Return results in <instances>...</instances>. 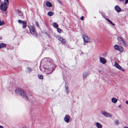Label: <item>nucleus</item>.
Segmentation results:
<instances>
[{
  "label": "nucleus",
  "instance_id": "obj_1",
  "mask_svg": "<svg viewBox=\"0 0 128 128\" xmlns=\"http://www.w3.org/2000/svg\"><path fill=\"white\" fill-rule=\"evenodd\" d=\"M16 94L20 96L26 100H28V96L26 93L22 89L20 88H16L15 90Z\"/></svg>",
  "mask_w": 128,
  "mask_h": 128
},
{
  "label": "nucleus",
  "instance_id": "obj_2",
  "mask_svg": "<svg viewBox=\"0 0 128 128\" xmlns=\"http://www.w3.org/2000/svg\"><path fill=\"white\" fill-rule=\"evenodd\" d=\"M47 66L45 67L44 72L47 74L51 73L52 71V67L53 64L51 62L48 61L47 62Z\"/></svg>",
  "mask_w": 128,
  "mask_h": 128
},
{
  "label": "nucleus",
  "instance_id": "obj_3",
  "mask_svg": "<svg viewBox=\"0 0 128 128\" xmlns=\"http://www.w3.org/2000/svg\"><path fill=\"white\" fill-rule=\"evenodd\" d=\"M84 42L87 43L93 42V40L86 36L84 35L82 36Z\"/></svg>",
  "mask_w": 128,
  "mask_h": 128
},
{
  "label": "nucleus",
  "instance_id": "obj_4",
  "mask_svg": "<svg viewBox=\"0 0 128 128\" xmlns=\"http://www.w3.org/2000/svg\"><path fill=\"white\" fill-rule=\"evenodd\" d=\"M8 4L6 2H4V4H2L0 6V9L3 11H5L8 8Z\"/></svg>",
  "mask_w": 128,
  "mask_h": 128
},
{
  "label": "nucleus",
  "instance_id": "obj_5",
  "mask_svg": "<svg viewBox=\"0 0 128 128\" xmlns=\"http://www.w3.org/2000/svg\"><path fill=\"white\" fill-rule=\"evenodd\" d=\"M30 33L34 36L37 37V35L34 28L32 26L29 28Z\"/></svg>",
  "mask_w": 128,
  "mask_h": 128
},
{
  "label": "nucleus",
  "instance_id": "obj_6",
  "mask_svg": "<svg viewBox=\"0 0 128 128\" xmlns=\"http://www.w3.org/2000/svg\"><path fill=\"white\" fill-rule=\"evenodd\" d=\"M114 48L115 50H118L120 52H122L124 50V48L122 46H119L117 45H115L114 46Z\"/></svg>",
  "mask_w": 128,
  "mask_h": 128
},
{
  "label": "nucleus",
  "instance_id": "obj_7",
  "mask_svg": "<svg viewBox=\"0 0 128 128\" xmlns=\"http://www.w3.org/2000/svg\"><path fill=\"white\" fill-rule=\"evenodd\" d=\"M18 22L20 24H22V26L23 28H24L26 27L27 22L26 21H22L19 20H18Z\"/></svg>",
  "mask_w": 128,
  "mask_h": 128
},
{
  "label": "nucleus",
  "instance_id": "obj_8",
  "mask_svg": "<svg viewBox=\"0 0 128 128\" xmlns=\"http://www.w3.org/2000/svg\"><path fill=\"white\" fill-rule=\"evenodd\" d=\"M114 66L119 70L123 72L124 71V69L122 68L116 62H115Z\"/></svg>",
  "mask_w": 128,
  "mask_h": 128
},
{
  "label": "nucleus",
  "instance_id": "obj_9",
  "mask_svg": "<svg viewBox=\"0 0 128 128\" xmlns=\"http://www.w3.org/2000/svg\"><path fill=\"white\" fill-rule=\"evenodd\" d=\"M101 114L104 116L107 117H112V115L111 114L108 113L105 111H101Z\"/></svg>",
  "mask_w": 128,
  "mask_h": 128
},
{
  "label": "nucleus",
  "instance_id": "obj_10",
  "mask_svg": "<svg viewBox=\"0 0 128 128\" xmlns=\"http://www.w3.org/2000/svg\"><path fill=\"white\" fill-rule=\"evenodd\" d=\"M70 117L69 115H66L64 117V120L66 122L68 123L70 122Z\"/></svg>",
  "mask_w": 128,
  "mask_h": 128
},
{
  "label": "nucleus",
  "instance_id": "obj_11",
  "mask_svg": "<svg viewBox=\"0 0 128 128\" xmlns=\"http://www.w3.org/2000/svg\"><path fill=\"white\" fill-rule=\"evenodd\" d=\"M56 38H58V40L60 41L62 43H64L66 42V40L60 36H57Z\"/></svg>",
  "mask_w": 128,
  "mask_h": 128
},
{
  "label": "nucleus",
  "instance_id": "obj_12",
  "mask_svg": "<svg viewBox=\"0 0 128 128\" xmlns=\"http://www.w3.org/2000/svg\"><path fill=\"white\" fill-rule=\"evenodd\" d=\"M99 60L100 62L103 64H104L106 62L105 59L102 57H100L99 58Z\"/></svg>",
  "mask_w": 128,
  "mask_h": 128
},
{
  "label": "nucleus",
  "instance_id": "obj_13",
  "mask_svg": "<svg viewBox=\"0 0 128 128\" xmlns=\"http://www.w3.org/2000/svg\"><path fill=\"white\" fill-rule=\"evenodd\" d=\"M117 39L118 40V42L120 44H125V41L122 40L121 38L118 37Z\"/></svg>",
  "mask_w": 128,
  "mask_h": 128
},
{
  "label": "nucleus",
  "instance_id": "obj_14",
  "mask_svg": "<svg viewBox=\"0 0 128 128\" xmlns=\"http://www.w3.org/2000/svg\"><path fill=\"white\" fill-rule=\"evenodd\" d=\"M95 125L97 128H102V125L98 122H96Z\"/></svg>",
  "mask_w": 128,
  "mask_h": 128
},
{
  "label": "nucleus",
  "instance_id": "obj_15",
  "mask_svg": "<svg viewBox=\"0 0 128 128\" xmlns=\"http://www.w3.org/2000/svg\"><path fill=\"white\" fill-rule=\"evenodd\" d=\"M114 8L118 12H119L121 10V9L117 6H115Z\"/></svg>",
  "mask_w": 128,
  "mask_h": 128
},
{
  "label": "nucleus",
  "instance_id": "obj_16",
  "mask_svg": "<svg viewBox=\"0 0 128 128\" xmlns=\"http://www.w3.org/2000/svg\"><path fill=\"white\" fill-rule=\"evenodd\" d=\"M104 18L105 19L108 21V22L110 24H111L113 26H114L115 25V24L113 23L110 20L108 19H107V18H105V17H104Z\"/></svg>",
  "mask_w": 128,
  "mask_h": 128
},
{
  "label": "nucleus",
  "instance_id": "obj_17",
  "mask_svg": "<svg viewBox=\"0 0 128 128\" xmlns=\"http://www.w3.org/2000/svg\"><path fill=\"white\" fill-rule=\"evenodd\" d=\"M89 74V72H85L84 73L83 77L84 78H85Z\"/></svg>",
  "mask_w": 128,
  "mask_h": 128
},
{
  "label": "nucleus",
  "instance_id": "obj_18",
  "mask_svg": "<svg viewBox=\"0 0 128 128\" xmlns=\"http://www.w3.org/2000/svg\"><path fill=\"white\" fill-rule=\"evenodd\" d=\"M46 6L49 7L52 6V4L49 2H46Z\"/></svg>",
  "mask_w": 128,
  "mask_h": 128
},
{
  "label": "nucleus",
  "instance_id": "obj_19",
  "mask_svg": "<svg viewBox=\"0 0 128 128\" xmlns=\"http://www.w3.org/2000/svg\"><path fill=\"white\" fill-rule=\"evenodd\" d=\"M111 100L113 103H116L117 101V100L115 98H112Z\"/></svg>",
  "mask_w": 128,
  "mask_h": 128
},
{
  "label": "nucleus",
  "instance_id": "obj_20",
  "mask_svg": "<svg viewBox=\"0 0 128 128\" xmlns=\"http://www.w3.org/2000/svg\"><path fill=\"white\" fill-rule=\"evenodd\" d=\"M6 46V44L4 43H1L0 44V49L3 47H5Z\"/></svg>",
  "mask_w": 128,
  "mask_h": 128
},
{
  "label": "nucleus",
  "instance_id": "obj_21",
  "mask_svg": "<svg viewBox=\"0 0 128 128\" xmlns=\"http://www.w3.org/2000/svg\"><path fill=\"white\" fill-rule=\"evenodd\" d=\"M53 25L54 27L56 28H58V25L56 22H54L53 23Z\"/></svg>",
  "mask_w": 128,
  "mask_h": 128
},
{
  "label": "nucleus",
  "instance_id": "obj_22",
  "mask_svg": "<svg viewBox=\"0 0 128 128\" xmlns=\"http://www.w3.org/2000/svg\"><path fill=\"white\" fill-rule=\"evenodd\" d=\"M65 91L67 94H68L69 92V88L68 86H66L65 87Z\"/></svg>",
  "mask_w": 128,
  "mask_h": 128
},
{
  "label": "nucleus",
  "instance_id": "obj_23",
  "mask_svg": "<svg viewBox=\"0 0 128 128\" xmlns=\"http://www.w3.org/2000/svg\"><path fill=\"white\" fill-rule=\"evenodd\" d=\"M48 16H52L53 13L52 12H48Z\"/></svg>",
  "mask_w": 128,
  "mask_h": 128
},
{
  "label": "nucleus",
  "instance_id": "obj_24",
  "mask_svg": "<svg viewBox=\"0 0 128 128\" xmlns=\"http://www.w3.org/2000/svg\"><path fill=\"white\" fill-rule=\"evenodd\" d=\"M114 124L116 125L118 124L119 123V121L118 120H116L114 122Z\"/></svg>",
  "mask_w": 128,
  "mask_h": 128
},
{
  "label": "nucleus",
  "instance_id": "obj_25",
  "mask_svg": "<svg viewBox=\"0 0 128 128\" xmlns=\"http://www.w3.org/2000/svg\"><path fill=\"white\" fill-rule=\"evenodd\" d=\"M56 29H57V31L59 33L61 32V30L60 28H56Z\"/></svg>",
  "mask_w": 128,
  "mask_h": 128
},
{
  "label": "nucleus",
  "instance_id": "obj_26",
  "mask_svg": "<svg viewBox=\"0 0 128 128\" xmlns=\"http://www.w3.org/2000/svg\"><path fill=\"white\" fill-rule=\"evenodd\" d=\"M4 24V22L3 21L0 20V26H2Z\"/></svg>",
  "mask_w": 128,
  "mask_h": 128
},
{
  "label": "nucleus",
  "instance_id": "obj_27",
  "mask_svg": "<svg viewBox=\"0 0 128 128\" xmlns=\"http://www.w3.org/2000/svg\"><path fill=\"white\" fill-rule=\"evenodd\" d=\"M38 78L40 79H42L43 78V76L42 75H39Z\"/></svg>",
  "mask_w": 128,
  "mask_h": 128
},
{
  "label": "nucleus",
  "instance_id": "obj_28",
  "mask_svg": "<svg viewBox=\"0 0 128 128\" xmlns=\"http://www.w3.org/2000/svg\"><path fill=\"white\" fill-rule=\"evenodd\" d=\"M35 24L38 28H39V26L38 24V22H36Z\"/></svg>",
  "mask_w": 128,
  "mask_h": 128
},
{
  "label": "nucleus",
  "instance_id": "obj_29",
  "mask_svg": "<svg viewBox=\"0 0 128 128\" xmlns=\"http://www.w3.org/2000/svg\"><path fill=\"white\" fill-rule=\"evenodd\" d=\"M27 69L28 70V71L29 72H30L32 71L31 68H30L28 67L27 68Z\"/></svg>",
  "mask_w": 128,
  "mask_h": 128
},
{
  "label": "nucleus",
  "instance_id": "obj_30",
  "mask_svg": "<svg viewBox=\"0 0 128 128\" xmlns=\"http://www.w3.org/2000/svg\"><path fill=\"white\" fill-rule=\"evenodd\" d=\"M84 18V17L83 16H82L80 18V19L82 20H83V18Z\"/></svg>",
  "mask_w": 128,
  "mask_h": 128
},
{
  "label": "nucleus",
  "instance_id": "obj_31",
  "mask_svg": "<svg viewBox=\"0 0 128 128\" xmlns=\"http://www.w3.org/2000/svg\"><path fill=\"white\" fill-rule=\"evenodd\" d=\"M127 3H128V0H126L125 2V4H126Z\"/></svg>",
  "mask_w": 128,
  "mask_h": 128
},
{
  "label": "nucleus",
  "instance_id": "obj_32",
  "mask_svg": "<svg viewBox=\"0 0 128 128\" xmlns=\"http://www.w3.org/2000/svg\"><path fill=\"white\" fill-rule=\"evenodd\" d=\"M4 0L5 1H6L7 2V3L8 4V5L9 4V2H8L9 0Z\"/></svg>",
  "mask_w": 128,
  "mask_h": 128
},
{
  "label": "nucleus",
  "instance_id": "obj_33",
  "mask_svg": "<svg viewBox=\"0 0 128 128\" xmlns=\"http://www.w3.org/2000/svg\"><path fill=\"white\" fill-rule=\"evenodd\" d=\"M4 127L3 126H0V128H4Z\"/></svg>",
  "mask_w": 128,
  "mask_h": 128
},
{
  "label": "nucleus",
  "instance_id": "obj_34",
  "mask_svg": "<svg viewBox=\"0 0 128 128\" xmlns=\"http://www.w3.org/2000/svg\"><path fill=\"white\" fill-rule=\"evenodd\" d=\"M126 103L127 104H128V101H126Z\"/></svg>",
  "mask_w": 128,
  "mask_h": 128
},
{
  "label": "nucleus",
  "instance_id": "obj_35",
  "mask_svg": "<svg viewBox=\"0 0 128 128\" xmlns=\"http://www.w3.org/2000/svg\"><path fill=\"white\" fill-rule=\"evenodd\" d=\"M47 58H44V59L43 60H47Z\"/></svg>",
  "mask_w": 128,
  "mask_h": 128
},
{
  "label": "nucleus",
  "instance_id": "obj_36",
  "mask_svg": "<svg viewBox=\"0 0 128 128\" xmlns=\"http://www.w3.org/2000/svg\"><path fill=\"white\" fill-rule=\"evenodd\" d=\"M118 107L121 108V105H119L118 106Z\"/></svg>",
  "mask_w": 128,
  "mask_h": 128
},
{
  "label": "nucleus",
  "instance_id": "obj_37",
  "mask_svg": "<svg viewBox=\"0 0 128 128\" xmlns=\"http://www.w3.org/2000/svg\"><path fill=\"white\" fill-rule=\"evenodd\" d=\"M123 128H128V127L127 126H125Z\"/></svg>",
  "mask_w": 128,
  "mask_h": 128
},
{
  "label": "nucleus",
  "instance_id": "obj_38",
  "mask_svg": "<svg viewBox=\"0 0 128 128\" xmlns=\"http://www.w3.org/2000/svg\"><path fill=\"white\" fill-rule=\"evenodd\" d=\"M2 39V38L1 36H0V40Z\"/></svg>",
  "mask_w": 128,
  "mask_h": 128
},
{
  "label": "nucleus",
  "instance_id": "obj_39",
  "mask_svg": "<svg viewBox=\"0 0 128 128\" xmlns=\"http://www.w3.org/2000/svg\"><path fill=\"white\" fill-rule=\"evenodd\" d=\"M120 1L122 2L124 1V0H119Z\"/></svg>",
  "mask_w": 128,
  "mask_h": 128
},
{
  "label": "nucleus",
  "instance_id": "obj_40",
  "mask_svg": "<svg viewBox=\"0 0 128 128\" xmlns=\"http://www.w3.org/2000/svg\"><path fill=\"white\" fill-rule=\"evenodd\" d=\"M26 127H24L22 128H26Z\"/></svg>",
  "mask_w": 128,
  "mask_h": 128
}]
</instances>
